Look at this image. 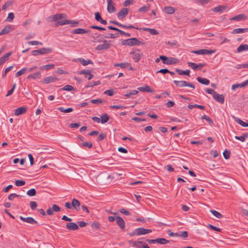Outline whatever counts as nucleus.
I'll list each match as a JSON object with an SVG mask.
<instances>
[{"label":"nucleus","mask_w":248,"mask_h":248,"mask_svg":"<svg viewBox=\"0 0 248 248\" xmlns=\"http://www.w3.org/2000/svg\"><path fill=\"white\" fill-rule=\"evenodd\" d=\"M121 44L124 46H140L144 45L145 43L143 40L140 41L137 38L134 37L122 40Z\"/></svg>","instance_id":"nucleus-1"},{"label":"nucleus","mask_w":248,"mask_h":248,"mask_svg":"<svg viewBox=\"0 0 248 248\" xmlns=\"http://www.w3.org/2000/svg\"><path fill=\"white\" fill-rule=\"evenodd\" d=\"M98 42H103V44L98 45L95 47V49L98 51L107 50L112 46V41L106 40H97Z\"/></svg>","instance_id":"nucleus-2"},{"label":"nucleus","mask_w":248,"mask_h":248,"mask_svg":"<svg viewBox=\"0 0 248 248\" xmlns=\"http://www.w3.org/2000/svg\"><path fill=\"white\" fill-rule=\"evenodd\" d=\"M160 58L162 61V62L166 64H174L179 62L178 59L173 57H167L166 56L160 55Z\"/></svg>","instance_id":"nucleus-3"},{"label":"nucleus","mask_w":248,"mask_h":248,"mask_svg":"<svg viewBox=\"0 0 248 248\" xmlns=\"http://www.w3.org/2000/svg\"><path fill=\"white\" fill-rule=\"evenodd\" d=\"M53 49L49 47H43L39 49L34 50L31 51V55L33 56H37L38 55H44L49 54L53 52Z\"/></svg>","instance_id":"nucleus-4"},{"label":"nucleus","mask_w":248,"mask_h":248,"mask_svg":"<svg viewBox=\"0 0 248 248\" xmlns=\"http://www.w3.org/2000/svg\"><path fill=\"white\" fill-rule=\"evenodd\" d=\"M109 22L110 23L117 25L119 27L123 28H124V29H135L136 30H140V31H141V30L142 29L141 28L136 27L132 25H126L122 24L115 20H110L109 21Z\"/></svg>","instance_id":"nucleus-5"},{"label":"nucleus","mask_w":248,"mask_h":248,"mask_svg":"<svg viewBox=\"0 0 248 248\" xmlns=\"http://www.w3.org/2000/svg\"><path fill=\"white\" fill-rule=\"evenodd\" d=\"M129 54L133 56V59L136 62H139L143 55V53L140 52L139 49H136L135 51H130Z\"/></svg>","instance_id":"nucleus-6"},{"label":"nucleus","mask_w":248,"mask_h":248,"mask_svg":"<svg viewBox=\"0 0 248 248\" xmlns=\"http://www.w3.org/2000/svg\"><path fill=\"white\" fill-rule=\"evenodd\" d=\"M79 24V21L72 20L64 19L57 22V26H62L66 24H71V27H75Z\"/></svg>","instance_id":"nucleus-7"},{"label":"nucleus","mask_w":248,"mask_h":248,"mask_svg":"<svg viewBox=\"0 0 248 248\" xmlns=\"http://www.w3.org/2000/svg\"><path fill=\"white\" fill-rule=\"evenodd\" d=\"M174 83L176 86L179 87H184L187 86L193 89L195 88V87L193 84L184 80H174Z\"/></svg>","instance_id":"nucleus-8"},{"label":"nucleus","mask_w":248,"mask_h":248,"mask_svg":"<svg viewBox=\"0 0 248 248\" xmlns=\"http://www.w3.org/2000/svg\"><path fill=\"white\" fill-rule=\"evenodd\" d=\"M187 64L194 70L196 69L200 70L202 68L205 66L207 64L206 63H200L199 64H196L194 62H189L187 63Z\"/></svg>","instance_id":"nucleus-9"},{"label":"nucleus","mask_w":248,"mask_h":248,"mask_svg":"<svg viewBox=\"0 0 248 248\" xmlns=\"http://www.w3.org/2000/svg\"><path fill=\"white\" fill-rule=\"evenodd\" d=\"M128 8H123L117 14V16L119 19H122L128 15Z\"/></svg>","instance_id":"nucleus-10"},{"label":"nucleus","mask_w":248,"mask_h":248,"mask_svg":"<svg viewBox=\"0 0 248 248\" xmlns=\"http://www.w3.org/2000/svg\"><path fill=\"white\" fill-rule=\"evenodd\" d=\"M15 29V26L9 25L6 26L1 31H0V36L6 34Z\"/></svg>","instance_id":"nucleus-11"},{"label":"nucleus","mask_w":248,"mask_h":248,"mask_svg":"<svg viewBox=\"0 0 248 248\" xmlns=\"http://www.w3.org/2000/svg\"><path fill=\"white\" fill-rule=\"evenodd\" d=\"M116 221L117 225L121 230H123L124 229L125 223L122 217L120 216L116 217Z\"/></svg>","instance_id":"nucleus-12"},{"label":"nucleus","mask_w":248,"mask_h":248,"mask_svg":"<svg viewBox=\"0 0 248 248\" xmlns=\"http://www.w3.org/2000/svg\"><path fill=\"white\" fill-rule=\"evenodd\" d=\"M107 10L109 13H112L116 10L114 6V3L112 0H107Z\"/></svg>","instance_id":"nucleus-13"},{"label":"nucleus","mask_w":248,"mask_h":248,"mask_svg":"<svg viewBox=\"0 0 248 248\" xmlns=\"http://www.w3.org/2000/svg\"><path fill=\"white\" fill-rule=\"evenodd\" d=\"M213 97L216 101L221 104H223L224 102L225 97L224 95L220 94L217 92L215 93V94H214Z\"/></svg>","instance_id":"nucleus-14"},{"label":"nucleus","mask_w":248,"mask_h":248,"mask_svg":"<svg viewBox=\"0 0 248 248\" xmlns=\"http://www.w3.org/2000/svg\"><path fill=\"white\" fill-rule=\"evenodd\" d=\"M66 228L69 231H74L79 229L78 225L74 222H69L66 224Z\"/></svg>","instance_id":"nucleus-15"},{"label":"nucleus","mask_w":248,"mask_h":248,"mask_svg":"<svg viewBox=\"0 0 248 248\" xmlns=\"http://www.w3.org/2000/svg\"><path fill=\"white\" fill-rule=\"evenodd\" d=\"M137 231V235H144L149 233L152 232V230L148 229H145L142 227H140L136 229Z\"/></svg>","instance_id":"nucleus-16"},{"label":"nucleus","mask_w":248,"mask_h":248,"mask_svg":"<svg viewBox=\"0 0 248 248\" xmlns=\"http://www.w3.org/2000/svg\"><path fill=\"white\" fill-rule=\"evenodd\" d=\"M118 37H119V33H109L107 36H105L103 34H99L97 36V38H110V39H114L117 38Z\"/></svg>","instance_id":"nucleus-17"},{"label":"nucleus","mask_w":248,"mask_h":248,"mask_svg":"<svg viewBox=\"0 0 248 248\" xmlns=\"http://www.w3.org/2000/svg\"><path fill=\"white\" fill-rule=\"evenodd\" d=\"M19 218L23 221L31 224H38V222L32 217H24L22 216H20Z\"/></svg>","instance_id":"nucleus-18"},{"label":"nucleus","mask_w":248,"mask_h":248,"mask_svg":"<svg viewBox=\"0 0 248 248\" xmlns=\"http://www.w3.org/2000/svg\"><path fill=\"white\" fill-rule=\"evenodd\" d=\"M27 111V108L25 107H21L15 110V115L19 116L25 113Z\"/></svg>","instance_id":"nucleus-19"},{"label":"nucleus","mask_w":248,"mask_h":248,"mask_svg":"<svg viewBox=\"0 0 248 248\" xmlns=\"http://www.w3.org/2000/svg\"><path fill=\"white\" fill-rule=\"evenodd\" d=\"M90 31V30H86L82 28H78L75 30H72L70 32L72 34H84L88 33Z\"/></svg>","instance_id":"nucleus-20"},{"label":"nucleus","mask_w":248,"mask_h":248,"mask_svg":"<svg viewBox=\"0 0 248 248\" xmlns=\"http://www.w3.org/2000/svg\"><path fill=\"white\" fill-rule=\"evenodd\" d=\"M58 80V78L55 77H47L43 79L42 82L44 84H48Z\"/></svg>","instance_id":"nucleus-21"},{"label":"nucleus","mask_w":248,"mask_h":248,"mask_svg":"<svg viewBox=\"0 0 248 248\" xmlns=\"http://www.w3.org/2000/svg\"><path fill=\"white\" fill-rule=\"evenodd\" d=\"M138 90L142 92L154 93V90L152 89L150 86L145 85L143 87H140Z\"/></svg>","instance_id":"nucleus-22"},{"label":"nucleus","mask_w":248,"mask_h":248,"mask_svg":"<svg viewBox=\"0 0 248 248\" xmlns=\"http://www.w3.org/2000/svg\"><path fill=\"white\" fill-rule=\"evenodd\" d=\"M64 18V15L62 14H57L51 16H49V18L50 19L51 21L62 20Z\"/></svg>","instance_id":"nucleus-23"},{"label":"nucleus","mask_w":248,"mask_h":248,"mask_svg":"<svg viewBox=\"0 0 248 248\" xmlns=\"http://www.w3.org/2000/svg\"><path fill=\"white\" fill-rule=\"evenodd\" d=\"M72 203L73 208L75 209L77 211L80 210V202L78 200L75 198L73 199L72 200Z\"/></svg>","instance_id":"nucleus-24"},{"label":"nucleus","mask_w":248,"mask_h":248,"mask_svg":"<svg viewBox=\"0 0 248 248\" xmlns=\"http://www.w3.org/2000/svg\"><path fill=\"white\" fill-rule=\"evenodd\" d=\"M12 52L10 51L0 58V66L8 60V58L12 55Z\"/></svg>","instance_id":"nucleus-25"},{"label":"nucleus","mask_w":248,"mask_h":248,"mask_svg":"<svg viewBox=\"0 0 248 248\" xmlns=\"http://www.w3.org/2000/svg\"><path fill=\"white\" fill-rule=\"evenodd\" d=\"M247 18V16L244 14H241L231 18L230 19L232 20L241 21Z\"/></svg>","instance_id":"nucleus-26"},{"label":"nucleus","mask_w":248,"mask_h":248,"mask_svg":"<svg viewBox=\"0 0 248 248\" xmlns=\"http://www.w3.org/2000/svg\"><path fill=\"white\" fill-rule=\"evenodd\" d=\"M78 62L82 64L83 66H86L89 64H93V62L90 59H88L87 60H85L84 59L82 58H80L78 59Z\"/></svg>","instance_id":"nucleus-27"},{"label":"nucleus","mask_w":248,"mask_h":248,"mask_svg":"<svg viewBox=\"0 0 248 248\" xmlns=\"http://www.w3.org/2000/svg\"><path fill=\"white\" fill-rule=\"evenodd\" d=\"M175 71L179 75H186L188 77H190V71L189 70H182L180 69L176 68Z\"/></svg>","instance_id":"nucleus-28"},{"label":"nucleus","mask_w":248,"mask_h":248,"mask_svg":"<svg viewBox=\"0 0 248 248\" xmlns=\"http://www.w3.org/2000/svg\"><path fill=\"white\" fill-rule=\"evenodd\" d=\"M109 118L108 114L104 113L100 117V122L102 124H105L109 121Z\"/></svg>","instance_id":"nucleus-29"},{"label":"nucleus","mask_w":248,"mask_h":248,"mask_svg":"<svg viewBox=\"0 0 248 248\" xmlns=\"http://www.w3.org/2000/svg\"><path fill=\"white\" fill-rule=\"evenodd\" d=\"M197 80L199 83L203 85H208L210 83V80L205 78L198 77Z\"/></svg>","instance_id":"nucleus-30"},{"label":"nucleus","mask_w":248,"mask_h":248,"mask_svg":"<svg viewBox=\"0 0 248 248\" xmlns=\"http://www.w3.org/2000/svg\"><path fill=\"white\" fill-rule=\"evenodd\" d=\"M234 120L243 127H248V123L245 122L238 117H233Z\"/></svg>","instance_id":"nucleus-31"},{"label":"nucleus","mask_w":248,"mask_h":248,"mask_svg":"<svg viewBox=\"0 0 248 248\" xmlns=\"http://www.w3.org/2000/svg\"><path fill=\"white\" fill-rule=\"evenodd\" d=\"M248 50V45L247 44H242L240 45L237 48V52L240 53L244 51Z\"/></svg>","instance_id":"nucleus-32"},{"label":"nucleus","mask_w":248,"mask_h":248,"mask_svg":"<svg viewBox=\"0 0 248 248\" xmlns=\"http://www.w3.org/2000/svg\"><path fill=\"white\" fill-rule=\"evenodd\" d=\"M248 31V28H237L234 29L232 32V33H245Z\"/></svg>","instance_id":"nucleus-33"},{"label":"nucleus","mask_w":248,"mask_h":248,"mask_svg":"<svg viewBox=\"0 0 248 248\" xmlns=\"http://www.w3.org/2000/svg\"><path fill=\"white\" fill-rule=\"evenodd\" d=\"M166 44L168 45L170 47L177 48L179 47V45L176 40H173L172 42L168 41L166 42Z\"/></svg>","instance_id":"nucleus-34"},{"label":"nucleus","mask_w":248,"mask_h":248,"mask_svg":"<svg viewBox=\"0 0 248 248\" xmlns=\"http://www.w3.org/2000/svg\"><path fill=\"white\" fill-rule=\"evenodd\" d=\"M142 243L143 242L141 241H134L132 240L128 241V243L130 245H131L133 247H137L138 248H141V247L139 245L142 244Z\"/></svg>","instance_id":"nucleus-35"},{"label":"nucleus","mask_w":248,"mask_h":248,"mask_svg":"<svg viewBox=\"0 0 248 248\" xmlns=\"http://www.w3.org/2000/svg\"><path fill=\"white\" fill-rule=\"evenodd\" d=\"M175 11V8L171 6H167L164 8V12L168 14H172Z\"/></svg>","instance_id":"nucleus-36"},{"label":"nucleus","mask_w":248,"mask_h":248,"mask_svg":"<svg viewBox=\"0 0 248 248\" xmlns=\"http://www.w3.org/2000/svg\"><path fill=\"white\" fill-rule=\"evenodd\" d=\"M226 7L224 5H218L212 9L213 12H222L224 11Z\"/></svg>","instance_id":"nucleus-37"},{"label":"nucleus","mask_w":248,"mask_h":248,"mask_svg":"<svg viewBox=\"0 0 248 248\" xmlns=\"http://www.w3.org/2000/svg\"><path fill=\"white\" fill-rule=\"evenodd\" d=\"M55 65L54 64H48L39 67L41 70H48L54 68Z\"/></svg>","instance_id":"nucleus-38"},{"label":"nucleus","mask_w":248,"mask_h":248,"mask_svg":"<svg viewBox=\"0 0 248 248\" xmlns=\"http://www.w3.org/2000/svg\"><path fill=\"white\" fill-rule=\"evenodd\" d=\"M41 75V72L40 71H38L37 72H36L34 74H30L29 75L28 77H27V79H30L31 78H33V79H37V78H39V76H40Z\"/></svg>","instance_id":"nucleus-39"},{"label":"nucleus","mask_w":248,"mask_h":248,"mask_svg":"<svg viewBox=\"0 0 248 248\" xmlns=\"http://www.w3.org/2000/svg\"><path fill=\"white\" fill-rule=\"evenodd\" d=\"M248 138V133H244L241 136H235V139L240 140L242 142L245 141L246 139Z\"/></svg>","instance_id":"nucleus-40"},{"label":"nucleus","mask_w":248,"mask_h":248,"mask_svg":"<svg viewBox=\"0 0 248 248\" xmlns=\"http://www.w3.org/2000/svg\"><path fill=\"white\" fill-rule=\"evenodd\" d=\"M188 108L189 109H192L193 108H198L201 109L205 110V107L202 105H197V104H194V105H188Z\"/></svg>","instance_id":"nucleus-41"},{"label":"nucleus","mask_w":248,"mask_h":248,"mask_svg":"<svg viewBox=\"0 0 248 248\" xmlns=\"http://www.w3.org/2000/svg\"><path fill=\"white\" fill-rule=\"evenodd\" d=\"M101 84V82L99 80L97 81H90L88 82V85L85 86V88L92 87L96 85H98Z\"/></svg>","instance_id":"nucleus-42"},{"label":"nucleus","mask_w":248,"mask_h":248,"mask_svg":"<svg viewBox=\"0 0 248 248\" xmlns=\"http://www.w3.org/2000/svg\"><path fill=\"white\" fill-rule=\"evenodd\" d=\"M61 90L63 91H75L76 90V89L74 87H73L71 85H66L64 86L61 89Z\"/></svg>","instance_id":"nucleus-43"},{"label":"nucleus","mask_w":248,"mask_h":248,"mask_svg":"<svg viewBox=\"0 0 248 248\" xmlns=\"http://www.w3.org/2000/svg\"><path fill=\"white\" fill-rule=\"evenodd\" d=\"M58 109L60 110L61 112L64 113H69L72 112L73 111V108H64L63 107H61L58 108Z\"/></svg>","instance_id":"nucleus-44"},{"label":"nucleus","mask_w":248,"mask_h":248,"mask_svg":"<svg viewBox=\"0 0 248 248\" xmlns=\"http://www.w3.org/2000/svg\"><path fill=\"white\" fill-rule=\"evenodd\" d=\"M143 31H148L150 34L152 35H156L158 34V32L154 29H150L148 28H144L142 29Z\"/></svg>","instance_id":"nucleus-45"},{"label":"nucleus","mask_w":248,"mask_h":248,"mask_svg":"<svg viewBox=\"0 0 248 248\" xmlns=\"http://www.w3.org/2000/svg\"><path fill=\"white\" fill-rule=\"evenodd\" d=\"M210 212L216 217L218 218H221L223 217V216L219 212L215 210H211Z\"/></svg>","instance_id":"nucleus-46"},{"label":"nucleus","mask_w":248,"mask_h":248,"mask_svg":"<svg viewBox=\"0 0 248 248\" xmlns=\"http://www.w3.org/2000/svg\"><path fill=\"white\" fill-rule=\"evenodd\" d=\"M157 243L160 244H166L170 242V241L163 238H156Z\"/></svg>","instance_id":"nucleus-47"},{"label":"nucleus","mask_w":248,"mask_h":248,"mask_svg":"<svg viewBox=\"0 0 248 248\" xmlns=\"http://www.w3.org/2000/svg\"><path fill=\"white\" fill-rule=\"evenodd\" d=\"M202 120H206L209 124L212 125L214 124L213 121L208 116L204 115L201 117Z\"/></svg>","instance_id":"nucleus-48"},{"label":"nucleus","mask_w":248,"mask_h":248,"mask_svg":"<svg viewBox=\"0 0 248 248\" xmlns=\"http://www.w3.org/2000/svg\"><path fill=\"white\" fill-rule=\"evenodd\" d=\"M245 86L244 85V82H242L241 83H238V84H233L232 86V90H235L236 89L238 88H243L245 87Z\"/></svg>","instance_id":"nucleus-49"},{"label":"nucleus","mask_w":248,"mask_h":248,"mask_svg":"<svg viewBox=\"0 0 248 248\" xmlns=\"http://www.w3.org/2000/svg\"><path fill=\"white\" fill-rule=\"evenodd\" d=\"M27 194L30 197H33L36 195V191L34 188H31L27 192Z\"/></svg>","instance_id":"nucleus-50"},{"label":"nucleus","mask_w":248,"mask_h":248,"mask_svg":"<svg viewBox=\"0 0 248 248\" xmlns=\"http://www.w3.org/2000/svg\"><path fill=\"white\" fill-rule=\"evenodd\" d=\"M27 70V68L24 67L16 73V77H18L24 74Z\"/></svg>","instance_id":"nucleus-51"},{"label":"nucleus","mask_w":248,"mask_h":248,"mask_svg":"<svg viewBox=\"0 0 248 248\" xmlns=\"http://www.w3.org/2000/svg\"><path fill=\"white\" fill-rule=\"evenodd\" d=\"M223 155L225 159H228L230 157L231 152L227 149H225L223 153Z\"/></svg>","instance_id":"nucleus-52"},{"label":"nucleus","mask_w":248,"mask_h":248,"mask_svg":"<svg viewBox=\"0 0 248 248\" xmlns=\"http://www.w3.org/2000/svg\"><path fill=\"white\" fill-rule=\"evenodd\" d=\"M23 197L22 196H21V195H18L17 194H16V193H12V194H10L8 197V199L10 201H13L14 199L15 198H16V197Z\"/></svg>","instance_id":"nucleus-53"},{"label":"nucleus","mask_w":248,"mask_h":248,"mask_svg":"<svg viewBox=\"0 0 248 248\" xmlns=\"http://www.w3.org/2000/svg\"><path fill=\"white\" fill-rule=\"evenodd\" d=\"M25 181L22 180H16L15 181V185L17 186H21L25 184Z\"/></svg>","instance_id":"nucleus-54"},{"label":"nucleus","mask_w":248,"mask_h":248,"mask_svg":"<svg viewBox=\"0 0 248 248\" xmlns=\"http://www.w3.org/2000/svg\"><path fill=\"white\" fill-rule=\"evenodd\" d=\"M14 67V65H11L6 68L4 71L2 72V76L3 78H4L7 74Z\"/></svg>","instance_id":"nucleus-55"},{"label":"nucleus","mask_w":248,"mask_h":248,"mask_svg":"<svg viewBox=\"0 0 248 248\" xmlns=\"http://www.w3.org/2000/svg\"><path fill=\"white\" fill-rule=\"evenodd\" d=\"M128 62H123V63H116L114 64L115 67H120L121 68H126V65H127Z\"/></svg>","instance_id":"nucleus-56"},{"label":"nucleus","mask_w":248,"mask_h":248,"mask_svg":"<svg viewBox=\"0 0 248 248\" xmlns=\"http://www.w3.org/2000/svg\"><path fill=\"white\" fill-rule=\"evenodd\" d=\"M208 227L211 230H213V231H217V232H221V229L218 228V227H217L213 225H211V224H208Z\"/></svg>","instance_id":"nucleus-57"},{"label":"nucleus","mask_w":248,"mask_h":248,"mask_svg":"<svg viewBox=\"0 0 248 248\" xmlns=\"http://www.w3.org/2000/svg\"><path fill=\"white\" fill-rule=\"evenodd\" d=\"M30 205L32 210H35L37 207V203L35 201L30 202Z\"/></svg>","instance_id":"nucleus-58"},{"label":"nucleus","mask_w":248,"mask_h":248,"mask_svg":"<svg viewBox=\"0 0 248 248\" xmlns=\"http://www.w3.org/2000/svg\"><path fill=\"white\" fill-rule=\"evenodd\" d=\"M15 17V15L13 13H10L8 14V17L6 20L9 22H12Z\"/></svg>","instance_id":"nucleus-59"},{"label":"nucleus","mask_w":248,"mask_h":248,"mask_svg":"<svg viewBox=\"0 0 248 248\" xmlns=\"http://www.w3.org/2000/svg\"><path fill=\"white\" fill-rule=\"evenodd\" d=\"M188 237V232L187 231H180V237L183 239H186Z\"/></svg>","instance_id":"nucleus-60"},{"label":"nucleus","mask_w":248,"mask_h":248,"mask_svg":"<svg viewBox=\"0 0 248 248\" xmlns=\"http://www.w3.org/2000/svg\"><path fill=\"white\" fill-rule=\"evenodd\" d=\"M150 9L149 6H142L138 9V11L140 12H146Z\"/></svg>","instance_id":"nucleus-61"},{"label":"nucleus","mask_w":248,"mask_h":248,"mask_svg":"<svg viewBox=\"0 0 248 248\" xmlns=\"http://www.w3.org/2000/svg\"><path fill=\"white\" fill-rule=\"evenodd\" d=\"M103 102V100L100 98H98L96 99H92L90 100V102L93 104H101Z\"/></svg>","instance_id":"nucleus-62"},{"label":"nucleus","mask_w":248,"mask_h":248,"mask_svg":"<svg viewBox=\"0 0 248 248\" xmlns=\"http://www.w3.org/2000/svg\"><path fill=\"white\" fill-rule=\"evenodd\" d=\"M79 146L80 147H82V146L88 147L89 148H91L93 147V143L92 142L88 143L87 142H84L81 144H80Z\"/></svg>","instance_id":"nucleus-63"},{"label":"nucleus","mask_w":248,"mask_h":248,"mask_svg":"<svg viewBox=\"0 0 248 248\" xmlns=\"http://www.w3.org/2000/svg\"><path fill=\"white\" fill-rule=\"evenodd\" d=\"M104 94H107L109 96H112L114 94V92L112 89L107 90L104 92Z\"/></svg>","instance_id":"nucleus-64"}]
</instances>
